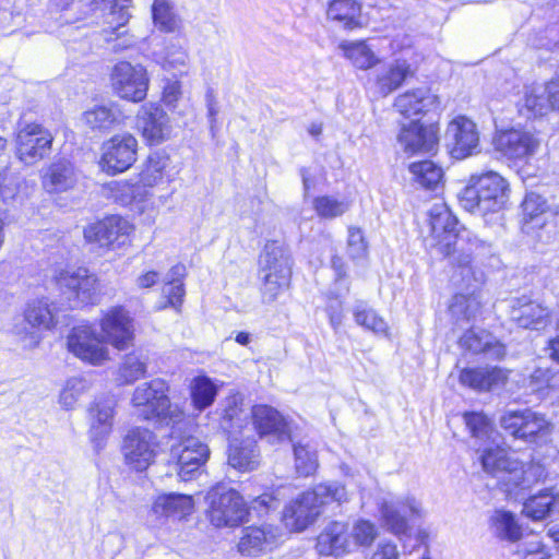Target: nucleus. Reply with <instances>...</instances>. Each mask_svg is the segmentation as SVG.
I'll return each instance as SVG.
<instances>
[{"label": "nucleus", "instance_id": "17", "mask_svg": "<svg viewBox=\"0 0 559 559\" xmlns=\"http://www.w3.org/2000/svg\"><path fill=\"white\" fill-rule=\"evenodd\" d=\"M136 129L148 145L167 141L173 131L168 115L154 103L142 105L135 116Z\"/></svg>", "mask_w": 559, "mask_h": 559}, {"label": "nucleus", "instance_id": "56", "mask_svg": "<svg viewBox=\"0 0 559 559\" xmlns=\"http://www.w3.org/2000/svg\"><path fill=\"white\" fill-rule=\"evenodd\" d=\"M526 408L518 411H507L500 417L501 428L511 437L519 440H526Z\"/></svg>", "mask_w": 559, "mask_h": 559}, {"label": "nucleus", "instance_id": "14", "mask_svg": "<svg viewBox=\"0 0 559 559\" xmlns=\"http://www.w3.org/2000/svg\"><path fill=\"white\" fill-rule=\"evenodd\" d=\"M379 513L382 526L397 536L409 532L407 516L421 518L425 514L420 501L413 496L382 499Z\"/></svg>", "mask_w": 559, "mask_h": 559}, {"label": "nucleus", "instance_id": "31", "mask_svg": "<svg viewBox=\"0 0 559 559\" xmlns=\"http://www.w3.org/2000/svg\"><path fill=\"white\" fill-rule=\"evenodd\" d=\"M277 536V531L270 527H246L238 543V550L241 556H260L275 546Z\"/></svg>", "mask_w": 559, "mask_h": 559}, {"label": "nucleus", "instance_id": "36", "mask_svg": "<svg viewBox=\"0 0 559 559\" xmlns=\"http://www.w3.org/2000/svg\"><path fill=\"white\" fill-rule=\"evenodd\" d=\"M437 100V96L427 88H416L399 95L395 98L394 107L401 115L413 117L429 111L436 106Z\"/></svg>", "mask_w": 559, "mask_h": 559}, {"label": "nucleus", "instance_id": "47", "mask_svg": "<svg viewBox=\"0 0 559 559\" xmlns=\"http://www.w3.org/2000/svg\"><path fill=\"white\" fill-rule=\"evenodd\" d=\"M248 419V413L243 408L242 397L238 394L227 396L222 404V427L231 431L240 429Z\"/></svg>", "mask_w": 559, "mask_h": 559}, {"label": "nucleus", "instance_id": "48", "mask_svg": "<svg viewBox=\"0 0 559 559\" xmlns=\"http://www.w3.org/2000/svg\"><path fill=\"white\" fill-rule=\"evenodd\" d=\"M311 204L316 214L323 219H334L350 209L349 200L330 194L313 198Z\"/></svg>", "mask_w": 559, "mask_h": 559}, {"label": "nucleus", "instance_id": "35", "mask_svg": "<svg viewBox=\"0 0 559 559\" xmlns=\"http://www.w3.org/2000/svg\"><path fill=\"white\" fill-rule=\"evenodd\" d=\"M460 344L472 353H484L493 359H501L506 355L504 345L485 330L466 331L461 337Z\"/></svg>", "mask_w": 559, "mask_h": 559}, {"label": "nucleus", "instance_id": "26", "mask_svg": "<svg viewBox=\"0 0 559 559\" xmlns=\"http://www.w3.org/2000/svg\"><path fill=\"white\" fill-rule=\"evenodd\" d=\"M549 309L537 300L522 296L512 301L511 319L524 329H539L549 321Z\"/></svg>", "mask_w": 559, "mask_h": 559}, {"label": "nucleus", "instance_id": "43", "mask_svg": "<svg viewBox=\"0 0 559 559\" xmlns=\"http://www.w3.org/2000/svg\"><path fill=\"white\" fill-rule=\"evenodd\" d=\"M360 0H333L328 8V17L343 23L348 28H354L360 24Z\"/></svg>", "mask_w": 559, "mask_h": 559}, {"label": "nucleus", "instance_id": "4", "mask_svg": "<svg viewBox=\"0 0 559 559\" xmlns=\"http://www.w3.org/2000/svg\"><path fill=\"white\" fill-rule=\"evenodd\" d=\"M205 506V516L216 528H236L249 520V507L243 497L225 485L214 486L207 491Z\"/></svg>", "mask_w": 559, "mask_h": 559}, {"label": "nucleus", "instance_id": "40", "mask_svg": "<svg viewBox=\"0 0 559 559\" xmlns=\"http://www.w3.org/2000/svg\"><path fill=\"white\" fill-rule=\"evenodd\" d=\"M343 56L357 69L376 67L380 59L366 40H344L338 45Z\"/></svg>", "mask_w": 559, "mask_h": 559}, {"label": "nucleus", "instance_id": "62", "mask_svg": "<svg viewBox=\"0 0 559 559\" xmlns=\"http://www.w3.org/2000/svg\"><path fill=\"white\" fill-rule=\"evenodd\" d=\"M131 0H115L111 7L109 23L116 24L117 27L126 25L130 19L129 3Z\"/></svg>", "mask_w": 559, "mask_h": 559}, {"label": "nucleus", "instance_id": "45", "mask_svg": "<svg viewBox=\"0 0 559 559\" xmlns=\"http://www.w3.org/2000/svg\"><path fill=\"white\" fill-rule=\"evenodd\" d=\"M306 497L312 499L317 509L331 502L343 503L348 500V493L344 485L337 481L322 483L306 491Z\"/></svg>", "mask_w": 559, "mask_h": 559}, {"label": "nucleus", "instance_id": "32", "mask_svg": "<svg viewBox=\"0 0 559 559\" xmlns=\"http://www.w3.org/2000/svg\"><path fill=\"white\" fill-rule=\"evenodd\" d=\"M459 378L463 385L473 390L489 391L504 385L508 372L499 367L466 368Z\"/></svg>", "mask_w": 559, "mask_h": 559}, {"label": "nucleus", "instance_id": "49", "mask_svg": "<svg viewBox=\"0 0 559 559\" xmlns=\"http://www.w3.org/2000/svg\"><path fill=\"white\" fill-rule=\"evenodd\" d=\"M190 391L193 406L201 412L213 404L218 386L210 378L200 376L192 380Z\"/></svg>", "mask_w": 559, "mask_h": 559}, {"label": "nucleus", "instance_id": "6", "mask_svg": "<svg viewBox=\"0 0 559 559\" xmlns=\"http://www.w3.org/2000/svg\"><path fill=\"white\" fill-rule=\"evenodd\" d=\"M468 263L469 257L464 261L462 272L453 274V281L467 289V293H457L450 305V312L456 321L475 320L481 310L479 287L483 283V274L473 270Z\"/></svg>", "mask_w": 559, "mask_h": 559}, {"label": "nucleus", "instance_id": "2", "mask_svg": "<svg viewBox=\"0 0 559 559\" xmlns=\"http://www.w3.org/2000/svg\"><path fill=\"white\" fill-rule=\"evenodd\" d=\"M485 472L500 478L509 493L526 490L546 477L545 468L535 462L523 463L499 447L487 448L481 455Z\"/></svg>", "mask_w": 559, "mask_h": 559}, {"label": "nucleus", "instance_id": "41", "mask_svg": "<svg viewBox=\"0 0 559 559\" xmlns=\"http://www.w3.org/2000/svg\"><path fill=\"white\" fill-rule=\"evenodd\" d=\"M82 119L92 130H107L121 121V114L115 103L99 104L84 111Z\"/></svg>", "mask_w": 559, "mask_h": 559}, {"label": "nucleus", "instance_id": "20", "mask_svg": "<svg viewBox=\"0 0 559 559\" xmlns=\"http://www.w3.org/2000/svg\"><path fill=\"white\" fill-rule=\"evenodd\" d=\"M250 415L260 438L266 439L270 443H281L290 439L292 423L275 408L269 405H255Z\"/></svg>", "mask_w": 559, "mask_h": 559}, {"label": "nucleus", "instance_id": "15", "mask_svg": "<svg viewBox=\"0 0 559 559\" xmlns=\"http://www.w3.org/2000/svg\"><path fill=\"white\" fill-rule=\"evenodd\" d=\"M157 437L145 428H133L124 437L122 453L126 464L138 472L145 471L154 463L158 453Z\"/></svg>", "mask_w": 559, "mask_h": 559}, {"label": "nucleus", "instance_id": "16", "mask_svg": "<svg viewBox=\"0 0 559 559\" xmlns=\"http://www.w3.org/2000/svg\"><path fill=\"white\" fill-rule=\"evenodd\" d=\"M53 316L48 301L38 299L29 302L25 309L21 324H15L13 333L20 337L22 346L27 349L36 347L40 342V335L36 328L49 329L52 325Z\"/></svg>", "mask_w": 559, "mask_h": 559}, {"label": "nucleus", "instance_id": "5", "mask_svg": "<svg viewBox=\"0 0 559 559\" xmlns=\"http://www.w3.org/2000/svg\"><path fill=\"white\" fill-rule=\"evenodd\" d=\"M109 83L114 95L118 98L141 103L147 95L150 76L144 66L119 61L110 70Z\"/></svg>", "mask_w": 559, "mask_h": 559}, {"label": "nucleus", "instance_id": "7", "mask_svg": "<svg viewBox=\"0 0 559 559\" xmlns=\"http://www.w3.org/2000/svg\"><path fill=\"white\" fill-rule=\"evenodd\" d=\"M167 393L168 385L160 379H154L138 385L131 400L136 415L146 420L173 417L171 404Z\"/></svg>", "mask_w": 559, "mask_h": 559}, {"label": "nucleus", "instance_id": "18", "mask_svg": "<svg viewBox=\"0 0 559 559\" xmlns=\"http://www.w3.org/2000/svg\"><path fill=\"white\" fill-rule=\"evenodd\" d=\"M210 450L195 437H187L171 447V456L177 461V473L181 480L192 479L205 464Z\"/></svg>", "mask_w": 559, "mask_h": 559}, {"label": "nucleus", "instance_id": "61", "mask_svg": "<svg viewBox=\"0 0 559 559\" xmlns=\"http://www.w3.org/2000/svg\"><path fill=\"white\" fill-rule=\"evenodd\" d=\"M185 293L182 283H165L163 287V295L167 298L168 306L177 311L180 310L183 302Z\"/></svg>", "mask_w": 559, "mask_h": 559}, {"label": "nucleus", "instance_id": "9", "mask_svg": "<svg viewBox=\"0 0 559 559\" xmlns=\"http://www.w3.org/2000/svg\"><path fill=\"white\" fill-rule=\"evenodd\" d=\"M138 148V140L131 133L115 134L102 144L98 165L107 175L121 174L136 162Z\"/></svg>", "mask_w": 559, "mask_h": 559}, {"label": "nucleus", "instance_id": "30", "mask_svg": "<svg viewBox=\"0 0 559 559\" xmlns=\"http://www.w3.org/2000/svg\"><path fill=\"white\" fill-rule=\"evenodd\" d=\"M116 401L104 396L95 400L88 407L90 435L93 441H103L114 426Z\"/></svg>", "mask_w": 559, "mask_h": 559}, {"label": "nucleus", "instance_id": "27", "mask_svg": "<svg viewBox=\"0 0 559 559\" xmlns=\"http://www.w3.org/2000/svg\"><path fill=\"white\" fill-rule=\"evenodd\" d=\"M111 197L122 205L133 204L140 212L156 209L154 193L151 190L141 188L138 181L132 183L128 180H117L108 185Z\"/></svg>", "mask_w": 559, "mask_h": 559}, {"label": "nucleus", "instance_id": "12", "mask_svg": "<svg viewBox=\"0 0 559 559\" xmlns=\"http://www.w3.org/2000/svg\"><path fill=\"white\" fill-rule=\"evenodd\" d=\"M100 336L108 346L126 350L133 345L135 337L134 319L123 307L116 306L103 311L99 322Z\"/></svg>", "mask_w": 559, "mask_h": 559}, {"label": "nucleus", "instance_id": "44", "mask_svg": "<svg viewBox=\"0 0 559 559\" xmlns=\"http://www.w3.org/2000/svg\"><path fill=\"white\" fill-rule=\"evenodd\" d=\"M487 246L486 241L479 239L476 235L469 231L457 234L456 245L453 247L454 251L452 252V254H455L453 257V263L456 265L454 274L462 272L464 261L467 257H469L468 265L474 270L472 266V253L486 249Z\"/></svg>", "mask_w": 559, "mask_h": 559}, {"label": "nucleus", "instance_id": "19", "mask_svg": "<svg viewBox=\"0 0 559 559\" xmlns=\"http://www.w3.org/2000/svg\"><path fill=\"white\" fill-rule=\"evenodd\" d=\"M133 229V225L127 218L111 215L87 226L84 229V238L99 247H120L128 241Z\"/></svg>", "mask_w": 559, "mask_h": 559}, {"label": "nucleus", "instance_id": "34", "mask_svg": "<svg viewBox=\"0 0 559 559\" xmlns=\"http://www.w3.org/2000/svg\"><path fill=\"white\" fill-rule=\"evenodd\" d=\"M559 88L556 85H533L525 90L520 111L527 118L544 116L550 110V99L556 97Z\"/></svg>", "mask_w": 559, "mask_h": 559}, {"label": "nucleus", "instance_id": "39", "mask_svg": "<svg viewBox=\"0 0 559 559\" xmlns=\"http://www.w3.org/2000/svg\"><path fill=\"white\" fill-rule=\"evenodd\" d=\"M260 453L254 440L238 441L229 445L228 464L239 472H250L258 467Z\"/></svg>", "mask_w": 559, "mask_h": 559}, {"label": "nucleus", "instance_id": "52", "mask_svg": "<svg viewBox=\"0 0 559 559\" xmlns=\"http://www.w3.org/2000/svg\"><path fill=\"white\" fill-rule=\"evenodd\" d=\"M414 180L426 189H436L442 180L443 171L431 160H421L409 165Z\"/></svg>", "mask_w": 559, "mask_h": 559}, {"label": "nucleus", "instance_id": "38", "mask_svg": "<svg viewBox=\"0 0 559 559\" xmlns=\"http://www.w3.org/2000/svg\"><path fill=\"white\" fill-rule=\"evenodd\" d=\"M194 510V500L190 495L166 493L158 496L152 506L157 516L183 519Z\"/></svg>", "mask_w": 559, "mask_h": 559}, {"label": "nucleus", "instance_id": "64", "mask_svg": "<svg viewBox=\"0 0 559 559\" xmlns=\"http://www.w3.org/2000/svg\"><path fill=\"white\" fill-rule=\"evenodd\" d=\"M252 508L258 511H269L278 506L277 500L271 493H263L252 500Z\"/></svg>", "mask_w": 559, "mask_h": 559}, {"label": "nucleus", "instance_id": "11", "mask_svg": "<svg viewBox=\"0 0 559 559\" xmlns=\"http://www.w3.org/2000/svg\"><path fill=\"white\" fill-rule=\"evenodd\" d=\"M53 135L39 123H26L15 138L16 157L26 166H33L49 156Z\"/></svg>", "mask_w": 559, "mask_h": 559}, {"label": "nucleus", "instance_id": "22", "mask_svg": "<svg viewBox=\"0 0 559 559\" xmlns=\"http://www.w3.org/2000/svg\"><path fill=\"white\" fill-rule=\"evenodd\" d=\"M496 150L510 159H527L540 147V140L531 131L510 129L495 139Z\"/></svg>", "mask_w": 559, "mask_h": 559}, {"label": "nucleus", "instance_id": "23", "mask_svg": "<svg viewBox=\"0 0 559 559\" xmlns=\"http://www.w3.org/2000/svg\"><path fill=\"white\" fill-rule=\"evenodd\" d=\"M439 129L435 124L424 126L417 121L403 126L397 141L407 154L432 152L439 141Z\"/></svg>", "mask_w": 559, "mask_h": 559}, {"label": "nucleus", "instance_id": "63", "mask_svg": "<svg viewBox=\"0 0 559 559\" xmlns=\"http://www.w3.org/2000/svg\"><path fill=\"white\" fill-rule=\"evenodd\" d=\"M181 97V85L177 81L168 82L164 86L163 102L168 107H175Z\"/></svg>", "mask_w": 559, "mask_h": 559}, {"label": "nucleus", "instance_id": "21", "mask_svg": "<svg viewBox=\"0 0 559 559\" xmlns=\"http://www.w3.org/2000/svg\"><path fill=\"white\" fill-rule=\"evenodd\" d=\"M445 139L452 156L457 159L472 155L479 144L476 124L465 116H456L449 122Z\"/></svg>", "mask_w": 559, "mask_h": 559}, {"label": "nucleus", "instance_id": "33", "mask_svg": "<svg viewBox=\"0 0 559 559\" xmlns=\"http://www.w3.org/2000/svg\"><path fill=\"white\" fill-rule=\"evenodd\" d=\"M347 527L342 522H332L318 536L317 549L321 556L340 557L350 551L352 543L348 540Z\"/></svg>", "mask_w": 559, "mask_h": 559}, {"label": "nucleus", "instance_id": "37", "mask_svg": "<svg viewBox=\"0 0 559 559\" xmlns=\"http://www.w3.org/2000/svg\"><path fill=\"white\" fill-rule=\"evenodd\" d=\"M414 71L411 64L404 59H395L386 67L378 71L376 75V87L380 95L386 96L397 90L404 81L412 76Z\"/></svg>", "mask_w": 559, "mask_h": 559}, {"label": "nucleus", "instance_id": "10", "mask_svg": "<svg viewBox=\"0 0 559 559\" xmlns=\"http://www.w3.org/2000/svg\"><path fill=\"white\" fill-rule=\"evenodd\" d=\"M55 280L62 294L75 306L95 304L99 300L100 283L97 276L86 269L61 270Z\"/></svg>", "mask_w": 559, "mask_h": 559}, {"label": "nucleus", "instance_id": "25", "mask_svg": "<svg viewBox=\"0 0 559 559\" xmlns=\"http://www.w3.org/2000/svg\"><path fill=\"white\" fill-rule=\"evenodd\" d=\"M522 230L535 235L545 228L556 214L547 200L535 192L526 193L522 204Z\"/></svg>", "mask_w": 559, "mask_h": 559}, {"label": "nucleus", "instance_id": "28", "mask_svg": "<svg viewBox=\"0 0 559 559\" xmlns=\"http://www.w3.org/2000/svg\"><path fill=\"white\" fill-rule=\"evenodd\" d=\"M41 186L48 193H61L73 189L79 175L72 163L60 159L47 166L40 176Z\"/></svg>", "mask_w": 559, "mask_h": 559}, {"label": "nucleus", "instance_id": "60", "mask_svg": "<svg viewBox=\"0 0 559 559\" xmlns=\"http://www.w3.org/2000/svg\"><path fill=\"white\" fill-rule=\"evenodd\" d=\"M347 252L352 259H361L367 255L368 246L361 229L348 227Z\"/></svg>", "mask_w": 559, "mask_h": 559}, {"label": "nucleus", "instance_id": "59", "mask_svg": "<svg viewBox=\"0 0 559 559\" xmlns=\"http://www.w3.org/2000/svg\"><path fill=\"white\" fill-rule=\"evenodd\" d=\"M527 421H526V440L532 442L537 436H545L551 431V424L545 417V415L534 412L531 408H526Z\"/></svg>", "mask_w": 559, "mask_h": 559}, {"label": "nucleus", "instance_id": "13", "mask_svg": "<svg viewBox=\"0 0 559 559\" xmlns=\"http://www.w3.org/2000/svg\"><path fill=\"white\" fill-rule=\"evenodd\" d=\"M428 222L430 225L428 246L443 255H451L459 234L455 216L444 202L439 201L428 210Z\"/></svg>", "mask_w": 559, "mask_h": 559}, {"label": "nucleus", "instance_id": "1", "mask_svg": "<svg viewBox=\"0 0 559 559\" xmlns=\"http://www.w3.org/2000/svg\"><path fill=\"white\" fill-rule=\"evenodd\" d=\"M510 188L498 173L489 170L473 174L459 193L461 206L469 213L486 216L507 207Z\"/></svg>", "mask_w": 559, "mask_h": 559}, {"label": "nucleus", "instance_id": "24", "mask_svg": "<svg viewBox=\"0 0 559 559\" xmlns=\"http://www.w3.org/2000/svg\"><path fill=\"white\" fill-rule=\"evenodd\" d=\"M173 160L170 156L156 151L151 153L140 165L138 173V183L141 188L151 190L163 182L174 180Z\"/></svg>", "mask_w": 559, "mask_h": 559}, {"label": "nucleus", "instance_id": "55", "mask_svg": "<svg viewBox=\"0 0 559 559\" xmlns=\"http://www.w3.org/2000/svg\"><path fill=\"white\" fill-rule=\"evenodd\" d=\"M464 420L471 435L480 441H495V431L491 421L481 413H465Z\"/></svg>", "mask_w": 559, "mask_h": 559}, {"label": "nucleus", "instance_id": "3", "mask_svg": "<svg viewBox=\"0 0 559 559\" xmlns=\"http://www.w3.org/2000/svg\"><path fill=\"white\" fill-rule=\"evenodd\" d=\"M262 274V299L271 304L289 287L292 276L290 255L286 246L278 240L265 243L259 260Z\"/></svg>", "mask_w": 559, "mask_h": 559}, {"label": "nucleus", "instance_id": "50", "mask_svg": "<svg viewBox=\"0 0 559 559\" xmlns=\"http://www.w3.org/2000/svg\"><path fill=\"white\" fill-rule=\"evenodd\" d=\"M355 322L367 331L379 336H388L389 326L376 310L360 302L353 309Z\"/></svg>", "mask_w": 559, "mask_h": 559}, {"label": "nucleus", "instance_id": "53", "mask_svg": "<svg viewBox=\"0 0 559 559\" xmlns=\"http://www.w3.org/2000/svg\"><path fill=\"white\" fill-rule=\"evenodd\" d=\"M495 533L502 539L516 542L522 536V528L514 515L509 511H496L491 518Z\"/></svg>", "mask_w": 559, "mask_h": 559}, {"label": "nucleus", "instance_id": "42", "mask_svg": "<svg viewBox=\"0 0 559 559\" xmlns=\"http://www.w3.org/2000/svg\"><path fill=\"white\" fill-rule=\"evenodd\" d=\"M558 503L559 495L552 489H545L526 499L522 512L533 521H542L557 510Z\"/></svg>", "mask_w": 559, "mask_h": 559}, {"label": "nucleus", "instance_id": "58", "mask_svg": "<svg viewBox=\"0 0 559 559\" xmlns=\"http://www.w3.org/2000/svg\"><path fill=\"white\" fill-rule=\"evenodd\" d=\"M378 535L376 525L365 519H359L353 523L350 530V538L355 546L368 547L370 546Z\"/></svg>", "mask_w": 559, "mask_h": 559}, {"label": "nucleus", "instance_id": "54", "mask_svg": "<svg viewBox=\"0 0 559 559\" xmlns=\"http://www.w3.org/2000/svg\"><path fill=\"white\" fill-rule=\"evenodd\" d=\"M295 469L300 476H310L316 473L319 462L317 451L309 443L294 444Z\"/></svg>", "mask_w": 559, "mask_h": 559}, {"label": "nucleus", "instance_id": "51", "mask_svg": "<svg viewBox=\"0 0 559 559\" xmlns=\"http://www.w3.org/2000/svg\"><path fill=\"white\" fill-rule=\"evenodd\" d=\"M91 390V382L84 377L69 378L59 394V404L64 409H73L80 399Z\"/></svg>", "mask_w": 559, "mask_h": 559}, {"label": "nucleus", "instance_id": "8", "mask_svg": "<svg viewBox=\"0 0 559 559\" xmlns=\"http://www.w3.org/2000/svg\"><path fill=\"white\" fill-rule=\"evenodd\" d=\"M68 350L80 360L93 366H102L110 360V350L88 323H82L72 328L67 336Z\"/></svg>", "mask_w": 559, "mask_h": 559}, {"label": "nucleus", "instance_id": "57", "mask_svg": "<svg viewBox=\"0 0 559 559\" xmlns=\"http://www.w3.org/2000/svg\"><path fill=\"white\" fill-rule=\"evenodd\" d=\"M146 368V359L135 353H130L124 356L119 367V377L123 383L130 384L144 377Z\"/></svg>", "mask_w": 559, "mask_h": 559}, {"label": "nucleus", "instance_id": "46", "mask_svg": "<svg viewBox=\"0 0 559 559\" xmlns=\"http://www.w3.org/2000/svg\"><path fill=\"white\" fill-rule=\"evenodd\" d=\"M154 26L164 33L179 32L182 27L180 17L176 14L169 0H154L152 4Z\"/></svg>", "mask_w": 559, "mask_h": 559}, {"label": "nucleus", "instance_id": "29", "mask_svg": "<svg viewBox=\"0 0 559 559\" xmlns=\"http://www.w3.org/2000/svg\"><path fill=\"white\" fill-rule=\"evenodd\" d=\"M320 510L306 491L292 500L284 509L282 521L290 532H302L319 516Z\"/></svg>", "mask_w": 559, "mask_h": 559}]
</instances>
